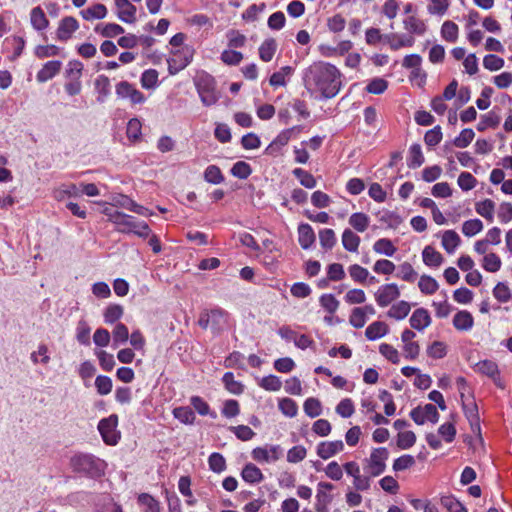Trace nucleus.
Wrapping results in <instances>:
<instances>
[{
    "label": "nucleus",
    "mask_w": 512,
    "mask_h": 512,
    "mask_svg": "<svg viewBox=\"0 0 512 512\" xmlns=\"http://www.w3.org/2000/svg\"><path fill=\"white\" fill-rule=\"evenodd\" d=\"M341 72L330 63L313 62L303 72V84L310 95L319 94L322 98L335 97L342 86Z\"/></svg>",
    "instance_id": "obj_1"
},
{
    "label": "nucleus",
    "mask_w": 512,
    "mask_h": 512,
    "mask_svg": "<svg viewBox=\"0 0 512 512\" xmlns=\"http://www.w3.org/2000/svg\"><path fill=\"white\" fill-rule=\"evenodd\" d=\"M70 466L74 472L98 478L104 475L106 463L92 454L77 453L70 458Z\"/></svg>",
    "instance_id": "obj_2"
},
{
    "label": "nucleus",
    "mask_w": 512,
    "mask_h": 512,
    "mask_svg": "<svg viewBox=\"0 0 512 512\" xmlns=\"http://www.w3.org/2000/svg\"><path fill=\"white\" fill-rule=\"evenodd\" d=\"M229 318V313L220 307L206 309L200 313L198 325L205 330L209 328L214 335H220L228 327Z\"/></svg>",
    "instance_id": "obj_3"
},
{
    "label": "nucleus",
    "mask_w": 512,
    "mask_h": 512,
    "mask_svg": "<svg viewBox=\"0 0 512 512\" xmlns=\"http://www.w3.org/2000/svg\"><path fill=\"white\" fill-rule=\"evenodd\" d=\"M195 86L204 106L209 107L218 102L220 96L216 91L215 79L211 75L203 73L198 76L195 80Z\"/></svg>",
    "instance_id": "obj_4"
},
{
    "label": "nucleus",
    "mask_w": 512,
    "mask_h": 512,
    "mask_svg": "<svg viewBox=\"0 0 512 512\" xmlns=\"http://www.w3.org/2000/svg\"><path fill=\"white\" fill-rule=\"evenodd\" d=\"M388 456L389 452L385 447L374 448L372 450L370 457L365 460V469L371 477L379 476L385 471Z\"/></svg>",
    "instance_id": "obj_5"
},
{
    "label": "nucleus",
    "mask_w": 512,
    "mask_h": 512,
    "mask_svg": "<svg viewBox=\"0 0 512 512\" xmlns=\"http://www.w3.org/2000/svg\"><path fill=\"white\" fill-rule=\"evenodd\" d=\"M118 417L115 414L100 420L98 430L107 445H116L120 435L116 430Z\"/></svg>",
    "instance_id": "obj_6"
},
{
    "label": "nucleus",
    "mask_w": 512,
    "mask_h": 512,
    "mask_svg": "<svg viewBox=\"0 0 512 512\" xmlns=\"http://www.w3.org/2000/svg\"><path fill=\"white\" fill-rule=\"evenodd\" d=\"M193 52L189 47H184L172 52V56L167 59L168 71L170 75H175L183 70L192 60Z\"/></svg>",
    "instance_id": "obj_7"
},
{
    "label": "nucleus",
    "mask_w": 512,
    "mask_h": 512,
    "mask_svg": "<svg viewBox=\"0 0 512 512\" xmlns=\"http://www.w3.org/2000/svg\"><path fill=\"white\" fill-rule=\"evenodd\" d=\"M116 94L120 98H128L132 104H141L146 99L141 91L127 81H121L116 85Z\"/></svg>",
    "instance_id": "obj_8"
},
{
    "label": "nucleus",
    "mask_w": 512,
    "mask_h": 512,
    "mask_svg": "<svg viewBox=\"0 0 512 512\" xmlns=\"http://www.w3.org/2000/svg\"><path fill=\"white\" fill-rule=\"evenodd\" d=\"M400 296L399 288L396 284H386L377 290L375 299L379 306L386 307Z\"/></svg>",
    "instance_id": "obj_9"
},
{
    "label": "nucleus",
    "mask_w": 512,
    "mask_h": 512,
    "mask_svg": "<svg viewBox=\"0 0 512 512\" xmlns=\"http://www.w3.org/2000/svg\"><path fill=\"white\" fill-rule=\"evenodd\" d=\"M79 29V23L76 18L72 16H66L61 19L59 26L56 31V36L59 41H68L73 33Z\"/></svg>",
    "instance_id": "obj_10"
},
{
    "label": "nucleus",
    "mask_w": 512,
    "mask_h": 512,
    "mask_svg": "<svg viewBox=\"0 0 512 512\" xmlns=\"http://www.w3.org/2000/svg\"><path fill=\"white\" fill-rule=\"evenodd\" d=\"M300 130V126H293L280 132V134L268 145L266 153L272 155L278 152L283 146L288 144L292 134L296 131L299 132Z\"/></svg>",
    "instance_id": "obj_11"
},
{
    "label": "nucleus",
    "mask_w": 512,
    "mask_h": 512,
    "mask_svg": "<svg viewBox=\"0 0 512 512\" xmlns=\"http://www.w3.org/2000/svg\"><path fill=\"white\" fill-rule=\"evenodd\" d=\"M118 18L125 23L136 21V7L129 0H115Z\"/></svg>",
    "instance_id": "obj_12"
},
{
    "label": "nucleus",
    "mask_w": 512,
    "mask_h": 512,
    "mask_svg": "<svg viewBox=\"0 0 512 512\" xmlns=\"http://www.w3.org/2000/svg\"><path fill=\"white\" fill-rule=\"evenodd\" d=\"M62 67V62L59 60H52L46 62L43 67L37 72L36 79L39 83L47 82L56 76Z\"/></svg>",
    "instance_id": "obj_13"
},
{
    "label": "nucleus",
    "mask_w": 512,
    "mask_h": 512,
    "mask_svg": "<svg viewBox=\"0 0 512 512\" xmlns=\"http://www.w3.org/2000/svg\"><path fill=\"white\" fill-rule=\"evenodd\" d=\"M344 449V444L341 440L321 442L317 446V455L326 460L341 452Z\"/></svg>",
    "instance_id": "obj_14"
},
{
    "label": "nucleus",
    "mask_w": 512,
    "mask_h": 512,
    "mask_svg": "<svg viewBox=\"0 0 512 512\" xmlns=\"http://www.w3.org/2000/svg\"><path fill=\"white\" fill-rule=\"evenodd\" d=\"M409 322L412 328L422 331L430 325L431 317L425 308H418L412 313Z\"/></svg>",
    "instance_id": "obj_15"
},
{
    "label": "nucleus",
    "mask_w": 512,
    "mask_h": 512,
    "mask_svg": "<svg viewBox=\"0 0 512 512\" xmlns=\"http://www.w3.org/2000/svg\"><path fill=\"white\" fill-rule=\"evenodd\" d=\"M316 236L309 224H300L298 227V241L303 249H309L315 242Z\"/></svg>",
    "instance_id": "obj_16"
},
{
    "label": "nucleus",
    "mask_w": 512,
    "mask_h": 512,
    "mask_svg": "<svg viewBox=\"0 0 512 512\" xmlns=\"http://www.w3.org/2000/svg\"><path fill=\"white\" fill-rule=\"evenodd\" d=\"M474 318L466 310L457 312L453 317V325L457 330L468 331L473 327Z\"/></svg>",
    "instance_id": "obj_17"
},
{
    "label": "nucleus",
    "mask_w": 512,
    "mask_h": 512,
    "mask_svg": "<svg viewBox=\"0 0 512 512\" xmlns=\"http://www.w3.org/2000/svg\"><path fill=\"white\" fill-rule=\"evenodd\" d=\"M30 21L32 27L38 31H42L49 26V20L40 6L34 7L31 10Z\"/></svg>",
    "instance_id": "obj_18"
},
{
    "label": "nucleus",
    "mask_w": 512,
    "mask_h": 512,
    "mask_svg": "<svg viewBox=\"0 0 512 512\" xmlns=\"http://www.w3.org/2000/svg\"><path fill=\"white\" fill-rule=\"evenodd\" d=\"M389 331V327L385 322L375 321L371 323L365 331L368 340L374 341L385 336Z\"/></svg>",
    "instance_id": "obj_19"
},
{
    "label": "nucleus",
    "mask_w": 512,
    "mask_h": 512,
    "mask_svg": "<svg viewBox=\"0 0 512 512\" xmlns=\"http://www.w3.org/2000/svg\"><path fill=\"white\" fill-rule=\"evenodd\" d=\"M242 479L248 483H260L264 476L261 470L254 464L248 463L241 472Z\"/></svg>",
    "instance_id": "obj_20"
},
{
    "label": "nucleus",
    "mask_w": 512,
    "mask_h": 512,
    "mask_svg": "<svg viewBox=\"0 0 512 512\" xmlns=\"http://www.w3.org/2000/svg\"><path fill=\"white\" fill-rule=\"evenodd\" d=\"M476 371L492 378L494 381L499 378V369L496 362L492 360H483L476 364Z\"/></svg>",
    "instance_id": "obj_21"
},
{
    "label": "nucleus",
    "mask_w": 512,
    "mask_h": 512,
    "mask_svg": "<svg viewBox=\"0 0 512 512\" xmlns=\"http://www.w3.org/2000/svg\"><path fill=\"white\" fill-rule=\"evenodd\" d=\"M423 262L427 266L438 267L442 264L444 258L440 252L436 251L432 246H426L422 252Z\"/></svg>",
    "instance_id": "obj_22"
},
{
    "label": "nucleus",
    "mask_w": 512,
    "mask_h": 512,
    "mask_svg": "<svg viewBox=\"0 0 512 512\" xmlns=\"http://www.w3.org/2000/svg\"><path fill=\"white\" fill-rule=\"evenodd\" d=\"M277 50V43L274 38L266 39L259 47V57L264 62H270Z\"/></svg>",
    "instance_id": "obj_23"
},
{
    "label": "nucleus",
    "mask_w": 512,
    "mask_h": 512,
    "mask_svg": "<svg viewBox=\"0 0 512 512\" xmlns=\"http://www.w3.org/2000/svg\"><path fill=\"white\" fill-rule=\"evenodd\" d=\"M293 68L291 66H284L279 71L274 72L269 78V84L276 88L285 86L287 81L286 78L293 74Z\"/></svg>",
    "instance_id": "obj_24"
},
{
    "label": "nucleus",
    "mask_w": 512,
    "mask_h": 512,
    "mask_svg": "<svg viewBox=\"0 0 512 512\" xmlns=\"http://www.w3.org/2000/svg\"><path fill=\"white\" fill-rule=\"evenodd\" d=\"M85 20L103 19L107 15V8L104 4L97 3L80 12Z\"/></svg>",
    "instance_id": "obj_25"
},
{
    "label": "nucleus",
    "mask_w": 512,
    "mask_h": 512,
    "mask_svg": "<svg viewBox=\"0 0 512 512\" xmlns=\"http://www.w3.org/2000/svg\"><path fill=\"white\" fill-rule=\"evenodd\" d=\"M461 240L454 230H447L442 236V246L447 253L451 254L459 246Z\"/></svg>",
    "instance_id": "obj_26"
},
{
    "label": "nucleus",
    "mask_w": 512,
    "mask_h": 512,
    "mask_svg": "<svg viewBox=\"0 0 512 512\" xmlns=\"http://www.w3.org/2000/svg\"><path fill=\"white\" fill-rule=\"evenodd\" d=\"M424 156L420 144H413L409 149L407 165L409 168L416 169L424 163Z\"/></svg>",
    "instance_id": "obj_27"
},
{
    "label": "nucleus",
    "mask_w": 512,
    "mask_h": 512,
    "mask_svg": "<svg viewBox=\"0 0 512 512\" xmlns=\"http://www.w3.org/2000/svg\"><path fill=\"white\" fill-rule=\"evenodd\" d=\"M475 210L486 220L492 222L494 218L495 203L491 199H485L475 204Z\"/></svg>",
    "instance_id": "obj_28"
},
{
    "label": "nucleus",
    "mask_w": 512,
    "mask_h": 512,
    "mask_svg": "<svg viewBox=\"0 0 512 512\" xmlns=\"http://www.w3.org/2000/svg\"><path fill=\"white\" fill-rule=\"evenodd\" d=\"M343 247L350 252H356L360 244V237L350 229H345L342 234Z\"/></svg>",
    "instance_id": "obj_29"
},
{
    "label": "nucleus",
    "mask_w": 512,
    "mask_h": 512,
    "mask_svg": "<svg viewBox=\"0 0 512 512\" xmlns=\"http://www.w3.org/2000/svg\"><path fill=\"white\" fill-rule=\"evenodd\" d=\"M95 32L100 33L103 37L113 38L117 35L122 34L124 32V29L122 26L116 23H107L105 25L98 24L95 27Z\"/></svg>",
    "instance_id": "obj_30"
},
{
    "label": "nucleus",
    "mask_w": 512,
    "mask_h": 512,
    "mask_svg": "<svg viewBox=\"0 0 512 512\" xmlns=\"http://www.w3.org/2000/svg\"><path fill=\"white\" fill-rule=\"evenodd\" d=\"M411 306L406 301H400L389 309L388 316L396 320L404 319L410 312Z\"/></svg>",
    "instance_id": "obj_31"
},
{
    "label": "nucleus",
    "mask_w": 512,
    "mask_h": 512,
    "mask_svg": "<svg viewBox=\"0 0 512 512\" xmlns=\"http://www.w3.org/2000/svg\"><path fill=\"white\" fill-rule=\"evenodd\" d=\"M388 43L392 50H398L402 47H412L414 45V38L412 36L404 37L397 34L387 36Z\"/></svg>",
    "instance_id": "obj_32"
},
{
    "label": "nucleus",
    "mask_w": 512,
    "mask_h": 512,
    "mask_svg": "<svg viewBox=\"0 0 512 512\" xmlns=\"http://www.w3.org/2000/svg\"><path fill=\"white\" fill-rule=\"evenodd\" d=\"M369 216L362 212L353 213L349 218V224L358 232H364L369 226Z\"/></svg>",
    "instance_id": "obj_33"
},
{
    "label": "nucleus",
    "mask_w": 512,
    "mask_h": 512,
    "mask_svg": "<svg viewBox=\"0 0 512 512\" xmlns=\"http://www.w3.org/2000/svg\"><path fill=\"white\" fill-rule=\"evenodd\" d=\"M404 28L410 33L422 35L426 31V26L424 22L415 16L407 17L404 22Z\"/></svg>",
    "instance_id": "obj_34"
},
{
    "label": "nucleus",
    "mask_w": 512,
    "mask_h": 512,
    "mask_svg": "<svg viewBox=\"0 0 512 512\" xmlns=\"http://www.w3.org/2000/svg\"><path fill=\"white\" fill-rule=\"evenodd\" d=\"M373 249L376 253L384 254L389 257L393 256L397 250L392 241L387 238L377 240L373 245Z\"/></svg>",
    "instance_id": "obj_35"
},
{
    "label": "nucleus",
    "mask_w": 512,
    "mask_h": 512,
    "mask_svg": "<svg viewBox=\"0 0 512 512\" xmlns=\"http://www.w3.org/2000/svg\"><path fill=\"white\" fill-rule=\"evenodd\" d=\"M418 286L420 291L426 295L434 294L439 288L438 282L428 275H422L420 277Z\"/></svg>",
    "instance_id": "obj_36"
},
{
    "label": "nucleus",
    "mask_w": 512,
    "mask_h": 512,
    "mask_svg": "<svg viewBox=\"0 0 512 512\" xmlns=\"http://www.w3.org/2000/svg\"><path fill=\"white\" fill-rule=\"evenodd\" d=\"M110 80L105 75H100L95 80V89L98 92V101H104V99L110 94Z\"/></svg>",
    "instance_id": "obj_37"
},
{
    "label": "nucleus",
    "mask_w": 512,
    "mask_h": 512,
    "mask_svg": "<svg viewBox=\"0 0 512 512\" xmlns=\"http://www.w3.org/2000/svg\"><path fill=\"white\" fill-rule=\"evenodd\" d=\"M204 180L211 184H221L224 181V176L221 169L216 165H209L204 171Z\"/></svg>",
    "instance_id": "obj_38"
},
{
    "label": "nucleus",
    "mask_w": 512,
    "mask_h": 512,
    "mask_svg": "<svg viewBox=\"0 0 512 512\" xmlns=\"http://www.w3.org/2000/svg\"><path fill=\"white\" fill-rule=\"evenodd\" d=\"M320 245L325 250H331L336 244L335 232L330 228H325L319 232Z\"/></svg>",
    "instance_id": "obj_39"
},
{
    "label": "nucleus",
    "mask_w": 512,
    "mask_h": 512,
    "mask_svg": "<svg viewBox=\"0 0 512 512\" xmlns=\"http://www.w3.org/2000/svg\"><path fill=\"white\" fill-rule=\"evenodd\" d=\"M293 175L299 179L302 186L308 189H312L316 186L317 182L314 176L301 168H295Z\"/></svg>",
    "instance_id": "obj_40"
},
{
    "label": "nucleus",
    "mask_w": 512,
    "mask_h": 512,
    "mask_svg": "<svg viewBox=\"0 0 512 512\" xmlns=\"http://www.w3.org/2000/svg\"><path fill=\"white\" fill-rule=\"evenodd\" d=\"M303 408L306 415L311 418L319 416L322 412L321 402L314 397L306 399Z\"/></svg>",
    "instance_id": "obj_41"
},
{
    "label": "nucleus",
    "mask_w": 512,
    "mask_h": 512,
    "mask_svg": "<svg viewBox=\"0 0 512 512\" xmlns=\"http://www.w3.org/2000/svg\"><path fill=\"white\" fill-rule=\"evenodd\" d=\"M440 501L448 512H467L462 503L452 495L443 496Z\"/></svg>",
    "instance_id": "obj_42"
},
{
    "label": "nucleus",
    "mask_w": 512,
    "mask_h": 512,
    "mask_svg": "<svg viewBox=\"0 0 512 512\" xmlns=\"http://www.w3.org/2000/svg\"><path fill=\"white\" fill-rule=\"evenodd\" d=\"M173 415L184 424H192L195 420V414L188 406L174 408Z\"/></svg>",
    "instance_id": "obj_43"
},
{
    "label": "nucleus",
    "mask_w": 512,
    "mask_h": 512,
    "mask_svg": "<svg viewBox=\"0 0 512 512\" xmlns=\"http://www.w3.org/2000/svg\"><path fill=\"white\" fill-rule=\"evenodd\" d=\"M501 259L496 253L486 254L483 258L482 266L488 272H497L501 268Z\"/></svg>",
    "instance_id": "obj_44"
},
{
    "label": "nucleus",
    "mask_w": 512,
    "mask_h": 512,
    "mask_svg": "<svg viewBox=\"0 0 512 512\" xmlns=\"http://www.w3.org/2000/svg\"><path fill=\"white\" fill-rule=\"evenodd\" d=\"M209 468L215 473H221L226 470V460L218 452L212 453L208 458Z\"/></svg>",
    "instance_id": "obj_45"
},
{
    "label": "nucleus",
    "mask_w": 512,
    "mask_h": 512,
    "mask_svg": "<svg viewBox=\"0 0 512 512\" xmlns=\"http://www.w3.org/2000/svg\"><path fill=\"white\" fill-rule=\"evenodd\" d=\"M222 381L225 385V388L229 392L236 395H239L243 392V385L234 379V375L232 372H226L223 375Z\"/></svg>",
    "instance_id": "obj_46"
},
{
    "label": "nucleus",
    "mask_w": 512,
    "mask_h": 512,
    "mask_svg": "<svg viewBox=\"0 0 512 512\" xmlns=\"http://www.w3.org/2000/svg\"><path fill=\"white\" fill-rule=\"evenodd\" d=\"M442 37L448 42H455L458 38V26L452 21H445L441 28Z\"/></svg>",
    "instance_id": "obj_47"
},
{
    "label": "nucleus",
    "mask_w": 512,
    "mask_h": 512,
    "mask_svg": "<svg viewBox=\"0 0 512 512\" xmlns=\"http://www.w3.org/2000/svg\"><path fill=\"white\" fill-rule=\"evenodd\" d=\"M483 229V223L479 219L467 220L462 225V232L467 237H472Z\"/></svg>",
    "instance_id": "obj_48"
},
{
    "label": "nucleus",
    "mask_w": 512,
    "mask_h": 512,
    "mask_svg": "<svg viewBox=\"0 0 512 512\" xmlns=\"http://www.w3.org/2000/svg\"><path fill=\"white\" fill-rule=\"evenodd\" d=\"M493 296L500 303H506L511 299V291L508 285L504 282H498L493 288Z\"/></svg>",
    "instance_id": "obj_49"
},
{
    "label": "nucleus",
    "mask_w": 512,
    "mask_h": 512,
    "mask_svg": "<svg viewBox=\"0 0 512 512\" xmlns=\"http://www.w3.org/2000/svg\"><path fill=\"white\" fill-rule=\"evenodd\" d=\"M379 352L383 357H385L393 364H398L400 362L398 350L390 344L382 343L379 346Z\"/></svg>",
    "instance_id": "obj_50"
},
{
    "label": "nucleus",
    "mask_w": 512,
    "mask_h": 512,
    "mask_svg": "<svg viewBox=\"0 0 512 512\" xmlns=\"http://www.w3.org/2000/svg\"><path fill=\"white\" fill-rule=\"evenodd\" d=\"M251 173V166L244 161L236 162L231 168V174L239 179H247Z\"/></svg>",
    "instance_id": "obj_51"
},
{
    "label": "nucleus",
    "mask_w": 512,
    "mask_h": 512,
    "mask_svg": "<svg viewBox=\"0 0 512 512\" xmlns=\"http://www.w3.org/2000/svg\"><path fill=\"white\" fill-rule=\"evenodd\" d=\"M416 442V435L413 431L400 432L397 436V446L400 449H409Z\"/></svg>",
    "instance_id": "obj_52"
},
{
    "label": "nucleus",
    "mask_w": 512,
    "mask_h": 512,
    "mask_svg": "<svg viewBox=\"0 0 512 512\" xmlns=\"http://www.w3.org/2000/svg\"><path fill=\"white\" fill-rule=\"evenodd\" d=\"M60 52L59 47L56 45H38L35 48L34 54L39 59L57 56Z\"/></svg>",
    "instance_id": "obj_53"
},
{
    "label": "nucleus",
    "mask_w": 512,
    "mask_h": 512,
    "mask_svg": "<svg viewBox=\"0 0 512 512\" xmlns=\"http://www.w3.org/2000/svg\"><path fill=\"white\" fill-rule=\"evenodd\" d=\"M474 136H475V133L472 129H470V128L463 129L460 132L459 136L454 139L453 144H454V146H456L458 148H465L472 142V140L474 139Z\"/></svg>",
    "instance_id": "obj_54"
},
{
    "label": "nucleus",
    "mask_w": 512,
    "mask_h": 512,
    "mask_svg": "<svg viewBox=\"0 0 512 512\" xmlns=\"http://www.w3.org/2000/svg\"><path fill=\"white\" fill-rule=\"evenodd\" d=\"M113 341H114V344L115 345H118V344H124L128 341L129 339V331H128V328L125 324L123 323H118L113 332Z\"/></svg>",
    "instance_id": "obj_55"
},
{
    "label": "nucleus",
    "mask_w": 512,
    "mask_h": 512,
    "mask_svg": "<svg viewBox=\"0 0 512 512\" xmlns=\"http://www.w3.org/2000/svg\"><path fill=\"white\" fill-rule=\"evenodd\" d=\"M123 315V307L121 305H109L104 312V319L106 323H114Z\"/></svg>",
    "instance_id": "obj_56"
},
{
    "label": "nucleus",
    "mask_w": 512,
    "mask_h": 512,
    "mask_svg": "<svg viewBox=\"0 0 512 512\" xmlns=\"http://www.w3.org/2000/svg\"><path fill=\"white\" fill-rule=\"evenodd\" d=\"M279 409L284 415L288 417H294L298 412V406L296 402L291 398H284L280 400Z\"/></svg>",
    "instance_id": "obj_57"
},
{
    "label": "nucleus",
    "mask_w": 512,
    "mask_h": 512,
    "mask_svg": "<svg viewBox=\"0 0 512 512\" xmlns=\"http://www.w3.org/2000/svg\"><path fill=\"white\" fill-rule=\"evenodd\" d=\"M388 88V82L383 78H374L366 86V91L371 94H382Z\"/></svg>",
    "instance_id": "obj_58"
},
{
    "label": "nucleus",
    "mask_w": 512,
    "mask_h": 512,
    "mask_svg": "<svg viewBox=\"0 0 512 512\" xmlns=\"http://www.w3.org/2000/svg\"><path fill=\"white\" fill-rule=\"evenodd\" d=\"M500 123V117L494 113L483 115L481 121L477 125L478 131H484L486 128H496Z\"/></svg>",
    "instance_id": "obj_59"
},
{
    "label": "nucleus",
    "mask_w": 512,
    "mask_h": 512,
    "mask_svg": "<svg viewBox=\"0 0 512 512\" xmlns=\"http://www.w3.org/2000/svg\"><path fill=\"white\" fill-rule=\"evenodd\" d=\"M112 380L108 376L99 375L95 379V387L100 395H107L112 391Z\"/></svg>",
    "instance_id": "obj_60"
},
{
    "label": "nucleus",
    "mask_w": 512,
    "mask_h": 512,
    "mask_svg": "<svg viewBox=\"0 0 512 512\" xmlns=\"http://www.w3.org/2000/svg\"><path fill=\"white\" fill-rule=\"evenodd\" d=\"M483 66L490 71H497L504 66V60L497 55L488 54L483 59Z\"/></svg>",
    "instance_id": "obj_61"
},
{
    "label": "nucleus",
    "mask_w": 512,
    "mask_h": 512,
    "mask_svg": "<svg viewBox=\"0 0 512 512\" xmlns=\"http://www.w3.org/2000/svg\"><path fill=\"white\" fill-rule=\"evenodd\" d=\"M141 85L146 89L155 87L158 81V72L155 69H148L142 73Z\"/></svg>",
    "instance_id": "obj_62"
},
{
    "label": "nucleus",
    "mask_w": 512,
    "mask_h": 512,
    "mask_svg": "<svg viewBox=\"0 0 512 512\" xmlns=\"http://www.w3.org/2000/svg\"><path fill=\"white\" fill-rule=\"evenodd\" d=\"M307 450L304 446H294L287 452V461L290 463H298L305 459Z\"/></svg>",
    "instance_id": "obj_63"
},
{
    "label": "nucleus",
    "mask_w": 512,
    "mask_h": 512,
    "mask_svg": "<svg viewBox=\"0 0 512 512\" xmlns=\"http://www.w3.org/2000/svg\"><path fill=\"white\" fill-rule=\"evenodd\" d=\"M141 505L145 506V512H159V503L149 494L143 493L138 497Z\"/></svg>",
    "instance_id": "obj_64"
}]
</instances>
